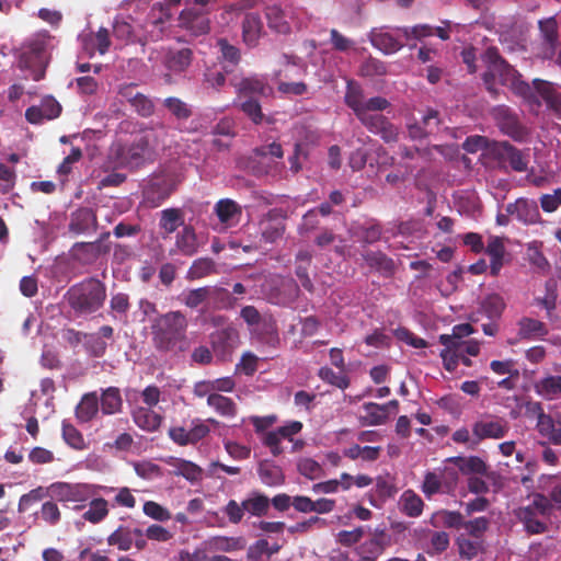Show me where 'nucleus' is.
Returning <instances> with one entry per match:
<instances>
[{
    "mask_svg": "<svg viewBox=\"0 0 561 561\" xmlns=\"http://www.w3.org/2000/svg\"><path fill=\"white\" fill-rule=\"evenodd\" d=\"M482 60L486 67L483 82L490 92L495 93L497 85L508 87L528 103L533 112L538 113L545 103L547 108L553 110L561 118V92L556 84L540 79H534L531 85L523 81L494 47L484 51Z\"/></svg>",
    "mask_w": 561,
    "mask_h": 561,
    "instance_id": "f257e3e1",
    "label": "nucleus"
},
{
    "mask_svg": "<svg viewBox=\"0 0 561 561\" xmlns=\"http://www.w3.org/2000/svg\"><path fill=\"white\" fill-rule=\"evenodd\" d=\"M158 136L152 128L133 134L129 140L116 141L110 149V159L116 168L136 171L157 158Z\"/></svg>",
    "mask_w": 561,
    "mask_h": 561,
    "instance_id": "f03ea898",
    "label": "nucleus"
},
{
    "mask_svg": "<svg viewBox=\"0 0 561 561\" xmlns=\"http://www.w3.org/2000/svg\"><path fill=\"white\" fill-rule=\"evenodd\" d=\"M187 319L181 311H169L156 318L151 324L152 342L160 352H183L187 347Z\"/></svg>",
    "mask_w": 561,
    "mask_h": 561,
    "instance_id": "7ed1b4c3",
    "label": "nucleus"
},
{
    "mask_svg": "<svg viewBox=\"0 0 561 561\" xmlns=\"http://www.w3.org/2000/svg\"><path fill=\"white\" fill-rule=\"evenodd\" d=\"M66 296L76 313L90 314L103 306L106 299V287L101 280L90 277L71 286Z\"/></svg>",
    "mask_w": 561,
    "mask_h": 561,
    "instance_id": "20e7f679",
    "label": "nucleus"
},
{
    "mask_svg": "<svg viewBox=\"0 0 561 561\" xmlns=\"http://www.w3.org/2000/svg\"><path fill=\"white\" fill-rule=\"evenodd\" d=\"M439 342L445 346L440 356L448 371H454L459 363L466 367L470 366L469 357L477 356L480 351V344L476 340L456 341L455 337H447V334H442Z\"/></svg>",
    "mask_w": 561,
    "mask_h": 561,
    "instance_id": "39448f33",
    "label": "nucleus"
},
{
    "mask_svg": "<svg viewBox=\"0 0 561 561\" xmlns=\"http://www.w3.org/2000/svg\"><path fill=\"white\" fill-rule=\"evenodd\" d=\"M100 490L113 489L89 483L54 482L46 489V493L61 503H83L98 495Z\"/></svg>",
    "mask_w": 561,
    "mask_h": 561,
    "instance_id": "423d86ee",
    "label": "nucleus"
},
{
    "mask_svg": "<svg viewBox=\"0 0 561 561\" xmlns=\"http://www.w3.org/2000/svg\"><path fill=\"white\" fill-rule=\"evenodd\" d=\"M170 21V13L162 8V5H153L145 20L140 19L142 26L141 45L145 46L148 42L160 41L167 30V24Z\"/></svg>",
    "mask_w": 561,
    "mask_h": 561,
    "instance_id": "0eeeda50",
    "label": "nucleus"
},
{
    "mask_svg": "<svg viewBox=\"0 0 561 561\" xmlns=\"http://www.w3.org/2000/svg\"><path fill=\"white\" fill-rule=\"evenodd\" d=\"M491 116L504 135L519 142L527 139V128L519 123L516 114L506 105H497L493 107Z\"/></svg>",
    "mask_w": 561,
    "mask_h": 561,
    "instance_id": "6e6552de",
    "label": "nucleus"
},
{
    "mask_svg": "<svg viewBox=\"0 0 561 561\" xmlns=\"http://www.w3.org/2000/svg\"><path fill=\"white\" fill-rule=\"evenodd\" d=\"M210 344L220 360H229L240 344L239 331L232 325L219 329L210 334Z\"/></svg>",
    "mask_w": 561,
    "mask_h": 561,
    "instance_id": "1a4fd4ad",
    "label": "nucleus"
},
{
    "mask_svg": "<svg viewBox=\"0 0 561 561\" xmlns=\"http://www.w3.org/2000/svg\"><path fill=\"white\" fill-rule=\"evenodd\" d=\"M209 10L191 7L182 10L179 26L193 36L205 35L210 30Z\"/></svg>",
    "mask_w": 561,
    "mask_h": 561,
    "instance_id": "9d476101",
    "label": "nucleus"
},
{
    "mask_svg": "<svg viewBox=\"0 0 561 561\" xmlns=\"http://www.w3.org/2000/svg\"><path fill=\"white\" fill-rule=\"evenodd\" d=\"M45 44L43 42H33L25 46L19 58V66L23 69L33 71V80L39 81L45 73Z\"/></svg>",
    "mask_w": 561,
    "mask_h": 561,
    "instance_id": "9b49d317",
    "label": "nucleus"
},
{
    "mask_svg": "<svg viewBox=\"0 0 561 561\" xmlns=\"http://www.w3.org/2000/svg\"><path fill=\"white\" fill-rule=\"evenodd\" d=\"M175 191V182L171 176L159 175L150 180L144 188L145 202L151 207H158Z\"/></svg>",
    "mask_w": 561,
    "mask_h": 561,
    "instance_id": "f8f14e48",
    "label": "nucleus"
},
{
    "mask_svg": "<svg viewBox=\"0 0 561 561\" xmlns=\"http://www.w3.org/2000/svg\"><path fill=\"white\" fill-rule=\"evenodd\" d=\"M99 228L96 211L90 207H79L70 214L68 231L72 236L89 234Z\"/></svg>",
    "mask_w": 561,
    "mask_h": 561,
    "instance_id": "ddd939ff",
    "label": "nucleus"
},
{
    "mask_svg": "<svg viewBox=\"0 0 561 561\" xmlns=\"http://www.w3.org/2000/svg\"><path fill=\"white\" fill-rule=\"evenodd\" d=\"M396 28L387 26L373 28L368 35L370 44L385 55H391L399 51L403 44L397 36Z\"/></svg>",
    "mask_w": 561,
    "mask_h": 561,
    "instance_id": "4468645a",
    "label": "nucleus"
},
{
    "mask_svg": "<svg viewBox=\"0 0 561 561\" xmlns=\"http://www.w3.org/2000/svg\"><path fill=\"white\" fill-rule=\"evenodd\" d=\"M61 113V105L51 95L41 100L39 105L26 108L25 118L31 124H42L44 121L57 118Z\"/></svg>",
    "mask_w": 561,
    "mask_h": 561,
    "instance_id": "2eb2a0df",
    "label": "nucleus"
},
{
    "mask_svg": "<svg viewBox=\"0 0 561 561\" xmlns=\"http://www.w3.org/2000/svg\"><path fill=\"white\" fill-rule=\"evenodd\" d=\"M370 133L379 135L386 142L396 141L398 129L381 114L360 113L357 117Z\"/></svg>",
    "mask_w": 561,
    "mask_h": 561,
    "instance_id": "dca6fc26",
    "label": "nucleus"
},
{
    "mask_svg": "<svg viewBox=\"0 0 561 561\" xmlns=\"http://www.w3.org/2000/svg\"><path fill=\"white\" fill-rule=\"evenodd\" d=\"M506 213L525 225H533L539 221L540 211L535 199L520 197L506 206Z\"/></svg>",
    "mask_w": 561,
    "mask_h": 561,
    "instance_id": "f3484780",
    "label": "nucleus"
},
{
    "mask_svg": "<svg viewBox=\"0 0 561 561\" xmlns=\"http://www.w3.org/2000/svg\"><path fill=\"white\" fill-rule=\"evenodd\" d=\"M113 34L116 39L125 44L141 45L142 26L140 25V19L128 15L116 20L113 26Z\"/></svg>",
    "mask_w": 561,
    "mask_h": 561,
    "instance_id": "a211bd4d",
    "label": "nucleus"
},
{
    "mask_svg": "<svg viewBox=\"0 0 561 561\" xmlns=\"http://www.w3.org/2000/svg\"><path fill=\"white\" fill-rule=\"evenodd\" d=\"M111 250L110 244L101 242H76L70 249L71 257L81 264H92Z\"/></svg>",
    "mask_w": 561,
    "mask_h": 561,
    "instance_id": "6ab92c4d",
    "label": "nucleus"
},
{
    "mask_svg": "<svg viewBox=\"0 0 561 561\" xmlns=\"http://www.w3.org/2000/svg\"><path fill=\"white\" fill-rule=\"evenodd\" d=\"M365 414L360 416L364 425H381L387 422L389 415L397 412L398 401L391 400L386 404H377L374 402L364 403Z\"/></svg>",
    "mask_w": 561,
    "mask_h": 561,
    "instance_id": "aec40b11",
    "label": "nucleus"
},
{
    "mask_svg": "<svg viewBox=\"0 0 561 561\" xmlns=\"http://www.w3.org/2000/svg\"><path fill=\"white\" fill-rule=\"evenodd\" d=\"M271 504H273L276 510L280 511V494H276L270 500L266 495L257 491H252L249 496L243 500L244 513L256 517L264 516Z\"/></svg>",
    "mask_w": 561,
    "mask_h": 561,
    "instance_id": "412c9836",
    "label": "nucleus"
},
{
    "mask_svg": "<svg viewBox=\"0 0 561 561\" xmlns=\"http://www.w3.org/2000/svg\"><path fill=\"white\" fill-rule=\"evenodd\" d=\"M495 152L501 161L508 163L516 172H525L528 168V157L507 141L496 144Z\"/></svg>",
    "mask_w": 561,
    "mask_h": 561,
    "instance_id": "4be33fe9",
    "label": "nucleus"
},
{
    "mask_svg": "<svg viewBox=\"0 0 561 561\" xmlns=\"http://www.w3.org/2000/svg\"><path fill=\"white\" fill-rule=\"evenodd\" d=\"M446 461L453 462L457 466L458 470L463 474H481L485 476L489 480H494L497 478V473L494 471H489L486 463L478 456L470 457H450Z\"/></svg>",
    "mask_w": 561,
    "mask_h": 561,
    "instance_id": "5701e85b",
    "label": "nucleus"
},
{
    "mask_svg": "<svg viewBox=\"0 0 561 561\" xmlns=\"http://www.w3.org/2000/svg\"><path fill=\"white\" fill-rule=\"evenodd\" d=\"M483 250L490 256V274L497 276L505 264L506 247L504 238L490 236Z\"/></svg>",
    "mask_w": 561,
    "mask_h": 561,
    "instance_id": "b1692460",
    "label": "nucleus"
},
{
    "mask_svg": "<svg viewBox=\"0 0 561 561\" xmlns=\"http://www.w3.org/2000/svg\"><path fill=\"white\" fill-rule=\"evenodd\" d=\"M214 213L220 224L226 227H232L239 222L242 215V207L233 199L222 198L215 204Z\"/></svg>",
    "mask_w": 561,
    "mask_h": 561,
    "instance_id": "393cba45",
    "label": "nucleus"
},
{
    "mask_svg": "<svg viewBox=\"0 0 561 561\" xmlns=\"http://www.w3.org/2000/svg\"><path fill=\"white\" fill-rule=\"evenodd\" d=\"M193 61L191 48L169 49L164 56L163 64L168 70L181 73L188 69Z\"/></svg>",
    "mask_w": 561,
    "mask_h": 561,
    "instance_id": "a878e982",
    "label": "nucleus"
},
{
    "mask_svg": "<svg viewBox=\"0 0 561 561\" xmlns=\"http://www.w3.org/2000/svg\"><path fill=\"white\" fill-rule=\"evenodd\" d=\"M230 83L236 88L239 95H249V98H252L254 94L268 95L272 92V88L257 77L231 80Z\"/></svg>",
    "mask_w": 561,
    "mask_h": 561,
    "instance_id": "bb28decb",
    "label": "nucleus"
},
{
    "mask_svg": "<svg viewBox=\"0 0 561 561\" xmlns=\"http://www.w3.org/2000/svg\"><path fill=\"white\" fill-rule=\"evenodd\" d=\"M517 519L524 525V529L529 535H539L548 530L545 522L539 519V514L533 512L529 507H519L515 513Z\"/></svg>",
    "mask_w": 561,
    "mask_h": 561,
    "instance_id": "cd10ccee",
    "label": "nucleus"
},
{
    "mask_svg": "<svg viewBox=\"0 0 561 561\" xmlns=\"http://www.w3.org/2000/svg\"><path fill=\"white\" fill-rule=\"evenodd\" d=\"M431 524L436 528L445 527L458 530L465 524V515L458 511L439 510L432 515Z\"/></svg>",
    "mask_w": 561,
    "mask_h": 561,
    "instance_id": "c85d7f7f",
    "label": "nucleus"
},
{
    "mask_svg": "<svg viewBox=\"0 0 561 561\" xmlns=\"http://www.w3.org/2000/svg\"><path fill=\"white\" fill-rule=\"evenodd\" d=\"M422 126L419 124H410L409 135L411 138H423L433 134L438 128V113L435 110H427L426 114L422 116Z\"/></svg>",
    "mask_w": 561,
    "mask_h": 561,
    "instance_id": "c756f323",
    "label": "nucleus"
},
{
    "mask_svg": "<svg viewBox=\"0 0 561 561\" xmlns=\"http://www.w3.org/2000/svg\"><path fill=\"white\" fill-rule=\"evenodd\" d=\"M548 334L546 324L537 319L524 317L518 321V335L524 340H538Z\"/></svg>",
    "mask_w": 561,
    "mask_h": 561,
    "instance_id": "7c9ffc66",
    "label": "nucleus"
},
{
    "mask_svg": "<svg viewBox=\"0 0 561 561\" xmlns=\"http://www.w3.org/2000/svg\"><path fill=\"white\" fill-rule=\"evenodd\" d=\"M507 426L501 421H480L473 425V434L479 439L484 438H502L507 433Z\"/></svg>",
    "mask_w": 561,
    "mask_h": 561,
    "instance_id": "2f4dec72",
    "label": "nucleus"
},
{
    "mask_svg": "<svg viewBox=\"0 0 561 561\" xmlns=\"http://www.w3.org/2000/svg\"><path fill=\"white\" fill-rule=\"evenodd\" d=\"M175 244L183 255L192 256L199 248L197 236L192 226H184L176 234Z\"/></svg>",
    "mask_w": 561,
    "mask_h": 561,
    "instance_id": "473e14b6",
    "label": "nucleus"
},
{
    "mask_svg": "<svg viewBox=\"0 0 561 561\" xmlns=\"http://www.w3.org/2000/svg\"><path fill=\"white\" fill-rule=\"evenodd\" d=\"M89 508L82 514V518L93 525L103 522L108 513V502L103 497L93 496L90 499Z\"/></svg>",
    "mask_w": 561,
    "mask_h": 561,
    "instance_id": "72a5a7b5",
    "label": "nucleus"
},
{
    "mask_svg": "<svg viewBox=\"0 0 561 561\" xmlns=\"http://www.w3.org/2000/svg\"><path fill=\"white\" fill-rule=\"evenodd\" d=\"M261 30L262 23L260 18L254 13L245 14L242 21V37L248 46L253 47L257 44Z\"/></svg>",
    "mask_w": 561,
    "mask_h": 561,
    "instance_id": "f704fd0d",
    "label": "nucleus"
},
{
    "mask_svg": "<svg viewBox=\"0 0 561 561\" xmlns=\"http://www.w3.org/2000/svg\"><path fill=\"white\" fill-rule=\"evenodd\" d=\"M401 511L409 517H419L423 513L424 502L413 490H405L400 497Z\"/></svg>",
    "mask_w": 561,
    "mask_h": 561,
    "instance_id": "c9c22d12",
    "label": "nucleus"
},
{
    "mask_svg": "<svg viewBox=\"0 0 561 561\" xmlns=\"http://www.w3.org/2000/svg\"><path fill=\"white\" fill-rule=\"evenodd\" d=\"M133 419L137 426L147 432L158 430L162 421L159 414L145 408L136 409L133 413Z\"/></svg>",
    "mask_w": 561,
    "mask_h": 561,
    "instance_id": "e433bc0d",
    "label": "nucleus"
},
{
    "mask_svg": "<svg viewBox=\"0 0 561 561\" xmlns=\"http://www.w3.org/2000/svg\"><path fill=\"white\" fill-rule=\"evenodd\" d=\"M538 482L539 488L548 492L553 505L561 510V478L552 474H542Z\"/></svg>",
    "mask_w": 561,
    "mask_h": 561,
    "instance_id": "4c0bfd02",
    "label": "nucleus"
},
{
    "mask_svg": "<svg viewBox=\"0 0 561 561\" xmlns=\"http://www.w3.org/2000/svg\"><path fill=\"white\" fill-rule=\"evenodd\" d=\"M107 545L116 547L119 551H128L133 548L134 541L130 537V527L119 525L106 538Z\"/></svg>",
    "mask_w": 561,
    "mask_h": 561,
    "instance_id": "58836bf2",
    "label": "nucleus"
},
{
    "mask_svg": "<svg viewBox=\"0 0 561 561\" xmlns=\"http://www.w3.org/2000/svg\"><path fill=\"white\" fill-rule=\"evenodd\" d=\"M216 263L210 257H199L195 260L191 267L187 271L186 278L194 280L201 279L203 277L209 276L211 274H216Z\"/></svg>",
    "mask_w": 561,
    "mask_h": 561,
    "instance_id": "ea45409f",
    "label": "nucleus"
},
{
    "mask_svg": "<svg viewBox=\"0 0 561 561\" xmlns=\"http://www.w3.org/2000/svg\"><path fill=\"white\" fill-rule=\"evenodd\" d=\"M99 403L95 393L85 394L76 408V416L81 423L91 421L98 413Z\"/></svg>",
    "mask_w": 561,
    "mask_h": 561,
    "instance_id": "a19ab883",
    "label": "nucleus"
},
{
    "mask_svg": "<svg viewBox=\"0 0 561 561\" xmlns=\"http://www.w3.org/2000/svg\"><path fill=\"white\" fill-rule=\"evenodd\" d=\"M111 45L110 33L106 28L101 27L94 35H90L84 39V48L90 55L98 50L101 55L107 53Z\"/></svg>",
    "mask_w": 561,
    "mask_h": 561,
    "instance_id": "79ce46f5",
    "label": "nucleus"
},
{
    "mask_svg": "<svg viewBox=\"0 0 561 561\" xmlns=\"http://www.w3.org/2000/svg\"><path fill=\"white\" fill-rule=\"evenodd\" d=\"M505 306V300L501 295L491 294L486 296L481 302V311L490 320H496L502 316Z\"/></svg>",
    "mask_w": 561,
    "mask_h": 561,
    "instance_id": "37998d69",
    "label": "nucleus"
},
{
    "mask_svg": "<svg viewBox=\"0 0 561 561\" xmlns=\"http://www.w3.org/2000/svg\"><path fill=\"white\" fill-rule=\"evenodd\" d=\"M183 222V211L180 208H167L161 211L159 226L167 233H173Z\"/></svg>",
    "mask_w": 561,
    "mask_h": 561,
    "instance_id": "c03bdc74",
    "label": "nucleus"
},
{
    "mask_svg": "<svg viewBox=\"0 0 561 561\" xmlns=\"http://www.w3.org/2000/svg\"><path fill=\"white\" fill-rule=\"evenodd\" d=\"M239 106L244 115L255 125L261 124L263 121H266L268 124L274 123V119L263 114L261 104L254 98L247 99Z\"/></svg>",
    "mask_w": 561,
    "mask_h": 561,
    "instance_id": "a18cd8bd",
    "label": "nucleus"
},
{
    "mask_svg": "<svg viewBox=\"0 0 561 561\" xmlns=\"http://www.w3.org/2000/svg\"><path fill=\"white\" fill-rule=\"evenodd\" d=\"M558 285L554 279H549L545 284V296L536 297L535 304L547 311V314L550 316L551 312L557 307V298H558Z\"/></svg>",
    "mask_w": 561,
    "mask_h": 561,
    "instance_id": "49530a36",
    "label": "nucleus"
},
{
    "mask_svg": "<svg viewBox=\"0 0 561 561\" xmlns=\"http://www.w3.org/2000/svg\"><path fill=\"white\" fill-rule=\"evenodd\" d=\"M490 526L491 519L486 516H480L469 520L465 518L462 528L467 531L469 537L482 541Z\"/></svg>",
    "mask_w": 561,
    "mask_h": 561,
    "instance_id": "de8ad7c7",
    "label": "nucleus"
},
{
    "mask_svg": "<svg viewBox=\"0 0 561 561\" xmlns=\"http://www.w3.org/2000/svg\"><path fill=\"white\" fill-rule=\"evenodd\" d=\"M456 543L458 546V552L460 558L468 561L478 557V554L483 550L482 541L478 539H470L460 536L457 538Z\"/></svg>",
    "mask_w": 561,
    "mask_h": 561,
    "instance_id": "09e8293b",
    "label": "nucleus"
},
{
    "mask_svg": "<svg viewBox=\"0 0 561 561\" xmlns=\"http://www.w3.org/2000/svg\"><path fill=\"white\" fill-rule=\"evenodd\" d=\"M102 411L105 414H113L121 410L122 398L118 388H105L101 397Z\"/></svg>",
    "mask_w": 561,
    "mask_h": 561,
    "instance_id": "8fccbe9b",
    "label": "nucleus"
},
{
    "mask_svg": "<svg viewBox=\"0 0 561 561\" xmlns=\"http://www.w3.org/2000/svg\"><path fill=\"white\" fill-rule=\"evenodd\" d=\"M62 438L69 447L76 450H83L87 448V444L81 432L71 423L66 421L62 422Z\"/></svg>",
    "mask_w": 561,
    "mask_h": 561,
    "instance_id": "3c124183",
    "label": "nucleus"
},
{
    "mask_svg": "<svg viewBox=\"0 0 561 561\" xmlns=\"http://www.w3.org/2000/svg\"><path fill=\"white\" fill-rule=\"evenodd\" d=\"M252 335L262 343H276L278 340L276 322L264 317L260 323V330L257 332H253Z\"/></svg>",
    "mask_w": 561,
    "mask_h": 561,
    "instance_id": "603ef678",
    "label": "nucleus"
},
{
    "mask_svg": "<svg viewBox=\"0 0 561 561\" xmlns=\"http://www.w3.org/2000/svg\"><path fill=\"white\" fill-rule=\"evenodd\" d=\"M437 473L443 484V494L453 495L459 481L458 468L444 467L442 470L437 471Z\"/></svg>",
    "mask_w": 561,
    "mask_h": 561,
    "instance_id": "864d4df0",
    "label": "nucleus"
},
{
    "mask_svg": "<svg viewBox=\"0 0 561 561\" xmlns=\"http://www.w3.org/2000/svg\"><path fill=\"white\" fill-rule=\"evenodd\" d=\"M539 28L545 44L551 51H553L558 41V24L556 18L551 16L543 21H539Z\"/></svg>",
    "mask_w": 561,
    "mask_h": 561,
    "instance_id": "5fc2aeb1",
    "label": "nucleus"
},
{
    "mask_svg": "<svg viewBox=\"0 0 561 561\" xmlns=\"http://www.w3.org/2000/svg\"><path fill=\"white\" fill-rule=\"evenodd\" d=\"M345 102L354 111L357 117H359L360 113L365 112L363 107V103H365V101L362 100V90L357 83L353 81L347 82Z\"/></svg>",
    "mask_w": 561,
    "mask_h": 561,
    "instance_id": "6e6d98bb",
    "label": "nucleus"
},
{
    "mask_svg": "<svg viewBox=\"0 0 561 561\" xmlns=\"http://www.w3.org/2000/svg\"><path fill=\"white\" fill-rule=\"evenodd\" d=\"M259 476L266 485H275L280 480V468L271 460H263L259 466Z\"/></svg>",
    "mask_w": 561,
    "mask_h": 561,
    "instance_id": "4d7b16f0",
    "label": "nucleus"
},
{
    "mask_svg": "<svg viewBox=\"0 0 561 561\" xmlns=\"http://www.w3.org/2000/svg\"><path fill=\"white\" fill-rule=\"evenodd\" d=\"M207 402L224 416H233L236 414V404L227 397L218 393H211L208 396Z\"/></svg>",
    "mask_w": 561,
    "mask_h": 561,
    "instance_id": "13d9d810",
    "label": "nucleus"
},
{
    "mask_svg": "<svg viewBox=\"0 0 561 561\" xmlns=\"http://www.w3.org/2000/svg\"><path fill=\"white\" fill-rule=\"evenodd\" d=\"M209 299L213 300L216 309H232L237 299L231 296L228 289L222 287L210 288Z\"/></svg>",
    "mask_w": 561,
    "mask_h": 561,
    "instance_id": "bf43d9fd",
    "label": "nucleus"
},
{
    "mask_svg": "<svg viewBox=\"0 0 561 561\" xmlns=\"http://www.w3.org/2000/svg\"><path fill=\"white\" fill-rule=\"evenodd\" d=\"M163 104L178 119L185 121L192 116L191 106L179 98H167Z\"/></svg>",
    "mask_w": 561,
    "mask_h": 561,
    "instance_id": "052dcab7",
    "label": "nucleus"
},
{
    "mask_svg": "<svg viewBox=\"0 0 561 561\" xmlns=\"http://www.w3.org/2000/svg\"><path fill=\"white\" fill-rule=\"evenodd\" d=\"M302 430V423L299 421L288 422L286 425H283V439H288L291 443V453H296L301 450L306 443L302 439H294L293 436L298 434Z\"/></svg>",
    "mask_w": 561,
    "mask_h": 561,
    "instance_id": "680f3d73",
    "label": "nucleus"
},
{
    "mask_svg": "<svg viewBox=\"0 0 561 561\" xmlns=\"http://www.w3.org/2000/svg\"><path fill=\"white\" fill-rule=\"evenodd\" d=\"M279 547L275 543L270 546L266 539H259L249 547L247 557L251 561L259 560L263 554L272 556L278 551Z\"/></svg>",
    "mask_w": 561,
    "mask_h": 561,
    "instance_id": "e2e57ef3",
    "label": "nucleus"
},
{
    "mask_svg": "<svg viewBox=\"0 0 561 561\" xmlns=\"http://www.w3.org/2000/svg\"><path fill=\"white\" fill-rule=\"evenodd\" d=\"M175 473L178 476H182L192 483L202 480L203 477L202 468L187 460H181L178 463Z\"/></svg>",
    "mask_w": 561,
    "mask_h": 561,
    "instance_id": "0e129e2a",
    "label": "nucleus"
},
{
    "mask_svg": "<svg viewBox=\"0 0 561 561\" xmlns=\"http://www.w3.org/2000/svg\"><path fill=\"white\" fill-rule=\"evenodd\" d=\"M421 490L427 499H432V496L438 493L443 494V484L440 483L437 471H428L425 473Z\"/></svg>",
    "mask_w": 561,
    "mask_h": 561,
    "instance_id": "69168bd1",
    "label": "nucleus"
},
{
    "mask_svg": "<svg viewBox=\"0 0 561 561\" xmlns=\"http://www.w3.org/2000/svg\"><path fill=\"white\" fill-rule=\"evenodd\" d=\"M39 516L50 526H55L60 522L61 513L55 500L50 497L49 501L42 504Z\"/></svg>",
    "mask_w": 561,
    "mask_h": 561,
    "instance_id": "338daca9",
    "label": "nucleus"
},
{
    "mask_svg": "<svg viewBox=\"0 0 561 561\" xmlns=\"http://www.w3.org/2000/svg\"><path fill=\"white\" fill-rule=\"evenodd\" d=\"M298 471L310 480L319 479L323 476V469L319 462L311 458H302L297 463Z\"/></svg>",
    "mask_w": 561,
    "mask_h": 561,
    "instance_id": "774afa93",
    "label": "nucleus"
}]
</instances>
